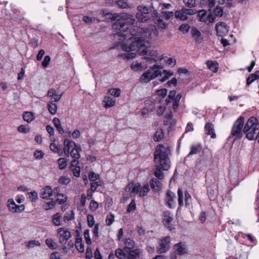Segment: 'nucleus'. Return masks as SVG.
Listing matches in <instances>:
<instances>
[{
  "label": "nucleus",
  "instance_id": "f257e3e1",
  "mask_svg": "<svg viewBox=\"0 0 259 259\" xmlns=\"http://www.w3.org/2000/svg\"><path fill=\"white\" fill-rule=\"evenodd\" d=\"M129 33L132 36L126 42L121 44V49L127 52L136 51L140 56L149 57H156L158 53L156 50L149 49L150 43L145 40L149 33L148 29L132 26L129 29Z\"/></svg>",
  "mask_w": 259,
  "mask_h": 259
},
{
  "label": "nucleus",
  "instance_id": "f03ea898",
  "mask_svg": "<svg viewBox=\"0 0 259 259\" xmlns=\"http://www.w3.org/2000/svg\"><path fill=\"white\" fill-rule=\"evenodd\" d=\"M101 13L112 21L116 20L112 25V29L115 35L122 36L124 39H126L128 37V34L124 33V32L130 29V25H132L135 23V19L132 15L128 13H122L119 15L109 13L106 9H103Z\"/></svg>",
  "mask_w": 259,
  "mask_h": 259
},
{
  "label": "nucleus",
  "instance_id": "7ed1b4c3",
  "mask_svg": "<svg viewBox=\"0 0 259 259\" xmlns=\"http://www.w3.org/2000/svg\"><path fill=\"white\" fill-rule=\"evenodd\" d=\"M170 152V148L165 147L163 145H159L156 147L154 159L156 162L159 163L160 166H156L154 175L159 180H162L163 178V174L161 169L167 170L170 167V161L168 157Z\"/></svg>",
  "mask_w": 259,
  "mask_h": 259
},
{
  "label": "nucleus",
  "instance_id": "20e7f679",
  "mask_svg": "<svg viewBox=\"0 0 259 259\" xmlns=\"http://www.w3.org/2000/svg\"><path fill=\"white\" fill-rule=\"evenodd\" d=\"M246 137L249 140L257 139L259 135V122L256 117L252 116L248 119L243 130Z\"/></svg>",
  "mask_w": 259,
  "mask_h": 259
},
{
  "label": "nucleus",
  "instance_id": "39448f33",
  "mask_svg": "<svg viewBox=\"0 0 259 259\" xmlns=\"http://www.w3.org/2000/svg\"><path fill=\"white\" fill-rule=\"evenodd\" d=\"M244 118L240 116L234 123L232 128L231 134L229 139L235 137L234 140L240 139L243 136L242 128L244 124Z\"/></svg>",
  "mask_w": 259,
  "mask_h": 259
},
{
  "label": "nucleus",
  "instance_id": "423d86ee",
  "mask_svg": "<svg viewBox=\"0 0 259 259\" xmlns=\"http://www.w3.org/2000/svg\"><path fill=\"white\" fill-rule=\"evenodd\" d=\"M137 10L139 11L136 15V18L142 22H146L150 19L148 16L152 11V8L144 6H139L137 7Z\"/></svg>",
  "mask_w": 259,
  "mask_h": 259
},
{
  "label": "nucleus",
  "instance_id": "0eeeda50",
  "mask_svg": "<svg viewBox=\"0 0 259 259\" xmlns=\"http://www.w3.org/2000/svg\"><path fill=\"white\" fill-rule=\"evenodd\" d=\"M170 237L169 236L161 239L159 243V246L156 248V252L159 254L166 252L170 248Z\"/></svg>",
  "mask_w": 259,
  "mask_h": 259
},
{
  "label": "nucleus",
  "instance_id": "6e6552de",
  "mask_svg": "<svg viewBox=\"0 0 259 259\" xmlns=\"http://www.w3.org/2000/svg\"><path fill=\"white\" fill-rule=\"evenodd\" d=\"M57 233L59 235V242L62 244H65L67 241L71 237L70 232L65 228H59Z\"/></svg>",
  "mask_w": 259,
  "mask_h": 259
},
{
  "label": "nucleus",
  "instance_id": "1a4fd4ad",
  "mask_svg": "<svg viewBox=\"0 0 259 259\" xmlns=\"http://www.w3.org/2000/svg\"><path fill=\"white\" fill-rule=\"evenodd\" d=\"M176 197V195L173 192L170 190H167L164 198L165 205L169 208H174L176 205L175 201Z\"/></svg>",
  "mask_w": 259,
  "mask_h": 259
},
{
  "label": "nucleus",
  "instance_id": "9d476101",
  "mask_svg": "<svg viewBox=\"0 0 259 259\" xmlns=\"http://www.w3.org/2000/svg\"><path fill=\"white\" fill-rule=\"evenodd\" d=\"M163 217L162 222L164 226L170 231L174 230L175 227L171 224L173 218L171 216L170 212L169 211H165L163 213Z\"/></svg>",
  "mask_w": 259,
  "mask_h": 259
},
{
  "label": "nucleus",
  "instance_id": "9b49d317",
  "mask_svg": "<svg viewBox=\"0 0 259 259\" xmlns=\"http://www.w3.org/2000/svg\"><path fill=\"white\" fill-rule=\"evenodd\" d=\"M142 251L140 249L129 250L124 259H138Z\"/></svg>",
  "mask_w": 259,
  "mask_h": 259
},
{
  "label": "nucleus",
  "instance_id": "f8f14e48",
  "mask_svg": "<svg viewBox=\"0 0 259 259\" xmlns=\"http://www.w3.org/2000/svg\"><path fill=\"white\" fill-rule=\"evenodd\" d=\"M53 195V190L51 187L47 186L40 190V196L42 199H49Z\"/></svg>",
  "mask_w": 259,
  "mask_h": 259
},
{
  "label": "nucleus",
  "instance_id": "ddd939ff",
  "mask_svg": "<svg viewBox=\"0 0 259 259\" xmlns=\"http://www.w3.org/2000/svg\"><path fill=\"white\" fill-rule=\"evenodd\" d=\"M217 35L222 36V33L224 31H227V25L226 23L223 22H220L216 24L215 27Z\"/></svg>",
  "mask_w": 259,
  "mask_h": 259
},
{
  "label": "nucleus",
  "instance_id": "4468645a",
  "mask_svg": "<svg viewBox=\"0 0 259 259\" xmlns=\"http://www.w3.org/2000/svg\"><path fill=\"white\" fill-rule=\"evenodd\" d=\"M174 248L176 249L175 253L178 255H183L187 252L186 245L181 242L176 244L174 245Z\"/></svg>",
  "mask_w": 259,
  "mask_h": 259
},
{
  "label": "nucleus",
  "instance_id": "2eb2a0df",
  "mask_svg": "<svg viewBox=\"0 0 259 259\" xmlns=\"http://www.w3.org/2000/svg\"><path fill=\"white\" fill-rule=\"evenodd\" d=\"M205 134L210 135L211 138L214 139L216 138V135L214 132V125L211 122H207L205 125Z\"/></svg>",
  "mask_w": 259,
  "mask_h": 259
},
{
  "label": "nucleus",
  "instance_id": "dca6fc26",
  "mask_svg": "<svg viewBox=\"0 0 259 259\" xmlns=\"http://www.w3.org/2000/svg\"><path fill=\"white\" fill-rule=\"evenodd\" d=\"M150 187L155 192H159L161 188V183L156 179L152 178L149 182Z\"/></svg>",
  "mask_w": 259,
  "mask_h": 259
},
{
  "label": "nucleus",
  "instance_id": "f3484780",
  "mask_svg": "<svg viewBox=\"0 0 259 259\" xmlns=\"http://www.w3.org/2000/svg\"><path fill=\"white\" fill-rule=\"evenodd\" d=\"M192 37L196 42H199L202 39L200 31L196 27H192L191 30Z\"/></svg>",
  "mask_w": 259,
  "mask_h": 259
},
{
  "label": "nucleus",
  "instance_id": "a211bd4d",
  "mask_svg": "<svg viewBox=\"0 0 259 259\" xmlns=\"http://www.w3.org/2000/svg\"><path fill=\"white\" fill-rule=\"evenodd\" d=\"M153 79L152 78V74L150 70H147L144 72L140 77V81L144 83H148L151 80Z\"/></svg>",
  "mask_w": 259,
  "mask_h": 259
},
{
  "label": "nucleus",
  "instance_id": "6ab92c4d",
  "mask_svg": "<svg viewBox=\"0 0 259 259\" xmlns=\"http://www.w3.org/2000/svg\"><path fill=\"white\" fill-rule=\"evenodd\" d=\"M131 68L134 71L143 70L147 68V64H143L138 62H133L131 64Z\"/></svg>",
  "mask_w": 259,
  "mask_h": 259
},
{
  "label": "nucleus",
  "instance_id": "aec40b11",
  "mask_svg": "<svg viewBox=\"0 0 259 259\" xmlns=\"http://www.w3.org/2000/svg\"><path fill=\"white\" fill-rule=\"evenodd\" d=\"M47 95L48 97L53 99L54 102H58L60 100L62 95L57 94L55 89H51L49 90Z\"/></svg>",
  "mask_w": 259,
  "mask_h": 259
},
{
  "label": "nucleus",
  "instance_id": "412c9836",
  "mask_svg": "<svg viewBox=\"0 0 259 259\" xmlns=\"http://www.w3.org/2000/svg\"><path fill=\"white\" fill-rule=\"evenodd\" d=\"M257 79H259V70H256L254 73H252L248 76L246 79L247 85H249Z\"/></svg>",
  "mask_w": 259,
  "mask_h": 259
},
{
  "label": "nucleus",
  "instance_id": "4be33fe9",
  "mask_svg": "<svg viewBox=\"0 0 259 259\" xmlns=\"http://www.w3.org/2000/svg\"><path fill=\"white\" fill-rule=\"evenodd\" d=\"M50 148L51 151L54 153H56L59 156H62L63 155V151L62 147L60 145H58L54 143H52L50 145Z\"/></svg>",
  "mask_w": 259,
  "mask_h": 259
},
{
  "label": "nucleus",
  "instance_id": "5701e85b",
  "mask_svg": "<svg viewBox=\"0 0 259 259\" xmlns=\"http://www.w3.org/2000/svg\"><path fill=\"white\" fill-rule=\"evenodd\" d=\"M103 102L105 103L104 107L105 108L113 107L115 104V100L113 99L110 97H105Z\"/></svg>",
  "mask_w": 259,
  "mask_h": 259
},
{
  "label": "nucleus",
  "instance_id": "b1692460",
  "mask_svg": "<svg viewBox=\"0 0 259 259\" xmlns=\"http://www.w3.org/2000/svg\"><path fill=\"white\" fill-rule=\"evenodd\" d=\"M62 215L60 212H57L52 216V222L54 225L59 226L61 225Z\"/></svg>",
  "mask_w": 259,
  "mask_h": 259
},
{
  "label": "nucleus",
  "instance_id": "393cba45",
  "mask_svg": "<svg viewBox=\"0 0 259 259\" xmlns=\"http://www.w3.org/2000/svg\"><path fill=\"white\" fill-rule=\"evenodd\" d=\"M81 151V147L79 146L73 148L70 151V156L74 159H78L80 156L79 151Z\"/></svg>",
  "mask_w": 259,
  "mask_h": 259
},
{
  "label": "nucleus",
  "instance_id": "a878e982",
  "mask_svg": "<svg viewBox=\"0 0 259 259\" xmlns=\"http://www.w3.org/2000/svg\"><path fill=\"white\" fill-rule=\"evenodd\" d=\"M124 243L125 247H124L125 251H128L129 250H132L135 246L134 241L131 238H127L125 240Z\"/></svg>",
  "mask_w": 259,
  "mask_h": 259
},
{
  "label": "nucleus",
  "instance_id": "bb28decb",
  "mask_svg": "<svg viewBox=\"0 0 259 259\" xmlns=\"http://www.w3.org/2000/svg\"><path fill=\"white\" fill-rule=\"evenodd\" d=\"M23 118L24 121L30 123L35 119V116L32 112L26 111L23 114Z\"/></svg>",
  "mask_w": 259,
  "mask_h": 259
},
{
  "label": "nucleus",
  "instance_id": "cd10ccee",
  "mask_svg": "<svg viewBox=\"0 0 259 259\" xmlns=\"http://www.w3.org/2000/svg\"><path fill=\"white\" fill-rule=\"evenodd\" d=\"M53 122L59 133L62 135L64 133V131L62 126L60 123L59 119L57 117L54 118Z\"/></svg>",
  "mask_w": 259,
  "mask_h": 259
},
{
  "label": "nucleus",
  "instance_id": "c85d7f7f",
  "mask_svg": "<svg viewBox=\"0 0 259 259\" xmlns=\"http://www.w3.org/2000/svg\"><path fill=\"white\" fill-rule=\"evenodd\" d=\"M127 253V251H125L124 248L123 249L118 248L115 251V255L119 259H124Z\"/></svg>",
  "mask_w": 259,
  "mask_h": 259
},
{
  "label": "nucleus",
  "instance_id": "c756f323",
  "mask_svg": "<svg viewBox=\"0 0 259 259\" xmlns=\"http://www.w3.org/2000/svg\"><path fill=\"white\" fill-rule=\"evenodd\" d=\"M64 148L63 149L70 150V149L72 148L73 146L76 147V144L71 140H68L67 139H65L64 141Z\"/></svg>",
  "mask_w": 259,
  "mask_h": 259
},
{
  "label": "nucleus",
  "instance_id": "7c9ffc66",
  "mask_svg": "<svg viewBox=\"0 0 259 259\" xmlns=\"http://www.w3.org/2000/svg\"><path fill=\"white\" fill-rule=\"evenodd\" d=\"M207 67L213 72H217L218 70V64L216 61H207L206 62Z\"/></svg>",
  "mask_w": 259,
  "mask_h": 259
},
{
  "label": "nucleus",
  "instance_id": "2f4dec72",
  "mask_svg": "<svg viewBox=\"0 0 259 259\" xmlns=\"http://www.w3.org/2000/svg\"><path fill=\"white\" fill-rule=\"evenodd\" d=\"M75 245L76 249L80 253H83L84 251V245L82 242V239L80 238L76 239L75 243Z\"/></svg>",
  "mask_w": 259,
  "mask_h": 259
},
{
  "label": "nucleus",
  "instance_id": "473e14b6",
  "mask_svg": "<svg viewBox=\"0 0 259 259\" xmlns=\"http://www.w3.org/2000/svg\"><path fill=\"white\" fill-rule=\"evenodd\" d=\"M46 244L51 249H56L58 247V244L52 238H47L45 240Z\"/></svg>",
  "mask_w": 259,
  "mask_h": 259
},
{
  "label": "nucleus",
  "instance_id": "72a5a7b5",
  "mask_svg": "<svg viewBox=\"0 0 259 259\" xmlns=\"http://www.w3.org/2000/svg\"><path fill=\"white\" fill-rule=\"evenodd\" d=\"M164 137V132L161 128L158 129L154 134L153 137L154 140L156 142H159L162 140Z\"/></svg>",
  "mask_w": 259,
  "mask_h": 259
},
{
  "label": "nucleus",
  "instance_id": "f704fd0d",
  "mask_svg": "<svg viewBox=\"0 0 259 259\" xmlns=\"http://www.w3.org/2000/svg\"><path fill=\"white\" fill-rule=\"evenodd\" d=\"M182 95L181 94H178L176 97L174 98L172 108L174 111L176 112L180 106V100Z\"/></svg>",
  "mask_w": 259,
  "mask_h": 259
},
{
  "label": "nucleus",
  "instance_id": "c9c22d12",
  "mask_svg": "<svg viewBox=\"0 0 259 259\" xmlns=\"http://www.w3.org/2000/svg\"><path fill=\"white\" fill-rule=\"evenodd\" d=\"M207 11L205 10H201L198 12V16L199 17V21L202 22L207 21Z\"/></svg>",
  "mask_w": 259,
  "mask_h": 259
},
{
  "label": "nucleus",
  "instance_id": "e433bc0d",
  "mask_svg": "<svg viewBox=\"0 0 259 259\" xmlns=\"http://www.w3.org/2000/svg\"><path fill=\"white\" fill-rule=\"evenodd\" d=\"M150 191V187L148 184H145L143 187L141 186L140 189L139 196L144 197L147 195V193Z\"/></svg>",
  "mask_w": 259,
  "mask_h": 259
},
{
  "label": "nucleus",
  "instance_id": "4c0bfd02",
  "mask_svg": "<svg viewBox=\"0 0 259 259\" xmlns=\"http://www.w3.org/2000/svg\"><path fill=\"white\" fill-rule=\"evenodd\" d=\"M17 206V205L16 204L12 198H10L8 200V207L11 212L13 213L16 212Z\"/></svg>",
  "mask_w": 259,
  "mask_h": 259
},
{
  "label": "nucleus",
  "instance_id": "58836bf2",
  "mask_svg": "<svg viewBox=\"0 0 259 259\" xmlns=\"http://www.w3.org/2000/svg\"><path fill=\"white\" fill-rule=\"evenodd\" d=\"M56 205V201L53 199H50L49 201L45 203L43 205V208L46 210H49L55 207Z\"/></svg>",
  "mask_w": 259,
  "mask_h": 259
},
{
  "label": "nucleus",
  "instance_id": "ea45409f",
  "mask_svg": "<svg viewBox=\"0 0 259 259\" xmlns=\"http://www.w3.org/2000/svg\"><path fill=\"white\" fill-rule=\"evenodd\" d=\"M48 109L49 112L52 114L55 115L56 113L57 106L55 103L52 102H50L48 103Z\"/></svg>",
  "mask_w": 259,
  "mask_h": 259
},
{
  "label": "nucleus",
  "instance_id": "a19ab883",
  "mask_svg": "<svg viewBox=\"0 0 259 259\" xmlns=\"http://www.w3.org/2000/svg\"><path fill=\"white\" fill-rule=\"evenodd\" d=\"M183 12L182 8L181 10L176 11L175 12V17L180 20H186L188 19V17Z\"/></svg>",
  "mask_w": 259,
  "mask_h": 259
},
{
  "label": "nucleus",
  "instance_id": "79ce46f5",
  "mask_svg": "<svg viewBox=\"0 0 259 259\" xmlns=\"http://www.w3.org/2000/svg\"><path fill=\"white\" fill-rule=\"evenodd\" d=\"M164 76L159 79V81L161 82H164L170 76L173 75L174 73L169 70H164L163 71Z\"/></svg>",
  "mask_w": 259,
  "mask_h": 259
},
{
  "label": "nucleus",
  "instance_id": "37998d69",
  "mask_svg": "<svg viewBox=\"0 0 259 259\" xmlns=\"http://www.w3.org/2000/svg\"><path fill=\"white\" fill-rule=\"evenodd\" d=\"M108 93L115 97H118L121 94V90L119 89H111L108 91Z\"/></svg>",
  "mask_w": 259,
  "mask_h": 259
},
{
  "label": "nucleus",
  "instance_id": "c03bdc74",
  "mask_svg": "<svg viewBox=\"0 0 259 259\" xmlns=\"http://www.w3.org/2000/svg\"><path fill=\"white\" fill-rule=\"evenodd\" d=\"M82 20L88 24H91L96 20L98 22H100V20L95 17H90L87 16H84L82 18Z\"/></svg>",
  "mask_w": 259,
  "mask_h": 259
},
{
  "label": "nucleus",
  "instance_id": "a18cd8bd",
  "mask_svg": "<svg viewBox=\"0 0 259 259\" xmlns=\"http://www.w3.org/2000/svg\"><path fill=\"white\" fill-rule=\"evenodd\" d=\"M208 11V14L207 16V21L205 23L207 24L213 23L215 19V16L213 15L211 10L209 9Z\"/></svg>",
  "mask_w": 259,
  "mask_h": 259
},
{
  "label": "nucleus",
  "instance_id": "49530a36",
  "mask_svg": "<svg viewBox=\"0 0 259 259\" xmlns=\"http://www.w3.org/2000/svg\"><path fill=\"white\" fill-rule=\"evenodd\" d=\"M172 118V114L171 111L169 112L166 113L164 117L163 120V123L165 125H168L170 123V121Z\"/></svg>",
  "mask_w": 259,
  "mask_h": 259
},
{
  "label": "nucleus",
  "instance_id": "de8ad7c7",
  "mask_svg": "<svg viewBox=\"0 0 259 259\" xmlns=\"http://www.w3.org/2000/svg\"><path fill=\"white\" fill-rule=\"evenodd\" d=\"M58 163L59 164V168L60 169H65L67 165L66 160L64 158H60L58 160Z\"/></svg>",
  "mask_w": 259,
  "mask_h": 259
},
{
  "label": "nucleus",
  "instance_id": "09e8293b",
  "mask_svg": "<svg viewBox=\"0 0 259 259\" xmlns=\"http://www.w3.org/2000/svg\"><path fill=\"white\" fill-rule=\"evenodd\" d=\"M74 219V214L73 211L72 210L70 213L66 212L64 216V221L65 222H69Z\"/></svg>",
  "mask_w": 259,
  "mask_h": 259
},
{
  "label": "nucleus",
  "instance_id": "8fccbe9b",
  "mask_svg": "<svg viewBox=\"0 0 259 259\" xmlns=\"http://www.w3.org/2000/svg\"><path fill=\"white\" fill-rule=\"evenodd\" d=\"M183 3L189 8H194L196 6V0H183Z\"/></svg>",
  "mask_w": 259,
  "mask_h": 259
},
{
  "label": "nucleus",
  "instance_id": "3c124183",
  "mask_svg": "<svg viewBox=\"0 0 259 259\" xmlns=\"http://www.w3.org/2000/svg\"><path fill=\"white\" fill-rule=\"evenodd\" d=\"M201 150L200 146L196 145L193 146L191 147V151L188 154V156L190 155H192L193 154H196L198 153Z\"/></svg>",
  "mask_w": 259,
  "mask_h": 259
},
{
  "label": "nucleus",
  "instance_id": "603ef678",
  "mask_svg": "<svg viewBox=\"0 0 259 259\" xmlns=\"http://www.w3.org/2000/svg\"><path fill=\"white\" fill-rule=\"evenodd\" d=\"M114 221V215L113 213H110L106 217V225L110 226Z\"/></svg>",
  "mask_w": 259,
  "mask_h": 259
},
{
  "label": "nucleus",
  "instance_id": "864d4df0",
  "mask_svg": "<svg viewBox=\"0 0 259 259\" xmlns=\"http://www.w3.org/2000/svg\"><path fill=\"white\" fill-rule=\"evenodd\" d=\"M178 203L180 206L183 205V192L182 190L179 188L178 190Z\"/></svg>",
  "mask_w": 259,
  "mask_h": 259
},
{
  "label": "nucleus",
  "instance_id": "5fc2aeb1",
  "mask_svg": "<svg viewBox=\"0 0 259 259\" xmlns=\"http://www.w3.org/2000/svg\"><path fill=\"white\" fill-rule=\"evenodd\" d=\"M183 9V13H184L186 16L187 15H193L196 14V10L195 9H192L191 8L188 9L185 7H182Z\"/></svg>",
  "mask_w": 259,
  "mask_h": 259
},
{
  "label": "nucleus",
  "instance_id": "6e6d98bb",
  "mask_svg": "<svg viewBox=\"0 0 259 259\" xmlns=\"http://www.w3.org/2000/svg\"><path fill=\"white\" fill-rule=\"evenodd\" d=\"M224 11L223 9L219 6H217L214 10H213V13L214 15L216 16H219L222 17L223 15Z\"/></svg>",
  "mask_w": 259,
  "mask_h": 259
},
{
  "label": "nucleus",
  "instance_id": "4d7b16f0",
  "mask_svg": "<svg viewBox=\"0 0 259 259\" xmlns=\"http://www.w3.org/2000/svg\"><path fill=\"white\" fill-rule=\"evenodd\" d=\"M115 4L119 8L125 9L128 7V5L124 0H117L115 2Z\"/></svg>",
  "mask_w": 259,
  "mask_h": 259
},
{
  "label": "nucleus",
  "instance_id": "13d9d810",
  "mask_svg": "<svg viewBox=\"0 0 259 259\" xmlns=\"http://www.w3.org/2000/svg\"><path fill=\"white\" fill-rule=\"evenodd\" d=\"M83 235L86 243L88 245H91L92 244V240L90 236V230L86 229L84 232Z\"/></svg>",
  "mask_w": 259,
  "mask_h": 259
},
{
  "label": "nucleus",
  "instance_id": "bf43d9fd",
  "mask_svg": "<svg viewBox=\"0 0 259 259\" xmlns=\"http://www.w3.org/2000/svg\"><path fill=\"white\" fill-rule=\"evenodd\" d=\"M190 28V26L189 24H183L179 27V30L184 33H187Z\"/></svg>",
  "mask_w": 259,
  "mask_h": 259
},
{
  "label": "nucleus",
  "instance_id": "052dcab7",
  "mask_svg": "<svg viewBox=\"0 0 259 259\" xmlns=\"http://www.w3.org/2000/svg\"><path fill=\"white\" fill-rule=\"evenodd\" d=\"M18 131L20 133L26 134L29 132L30 128L28 126L21 125L18 127Z\"/></svg>",
  "mask_w": 259,
  "mask_h": 259
},
{
  "label": "nucleus",
  "instance_id": "680f3d73",
  "mask_svg": "<svg viewBox=\"0 0 259 259\" xmlns=\"http://www.w3.org/2000/svg\"><path fill=\"white\" fill-rule=\"evenodd\" d=\"M70 182V179L67 176H61L59 180V183L62 185H67Z\"/></svg>",
  "mask_w": 259,
  "mask_h": 259
},
{
  "label": "nucleus",
  "instance_id": "e2e57ef3",
  "mask_svg": "<svg viewBox=\"0 0 259 259\" xmlns=\"http://www.w3.org/2000/svg\"><path fill=\"white\" fill-rule=\"evenodd\" d=\"M88 225L90 228H92L95 224V221L94 216L92 214H88L87 215Z\"/></svg>",
  "mask_w": 259,
  "mask_h": 259
},
{
  "label": "nucleus",
  "instance_id": "0e129e2a",
  "mask_svg": "<svg viewBox=\"0 0 259 259\" xmlns=\"http://www.w3.org/2000/svg\"><path fill=\"white\" fill-rule=\"evenodd\" d=\"M136 208V202L134 199H132L131 203L127 206V212H131L135 210Z\"/></svg>",
  "mask_w": 259,
  "mask_h": 259
},
{
  "label": "nucleus",
  "instance_id": "69168bd1",
  "mask_svg": "<svg viewBox=\"0 0 259 259\" xmlns=\"http://www.w3.org/2000/svg\"><path fill=\"white\" fill-rule=\"evenodd\" d=\"M98 203L94 200H92L90 204V209L92 211H95L98 209Z\"/></svg>",
  "mask_w": 259,
  "mask_h": 259
},
{
  "label": "nucleus",
  "instance_id": "338daca9",
  "mask_svg": "<svg viewBox=\"0 0 259 259\" xmlns=\"http://www.w3.org/2000/svg\"><path fill=\"white\" fill-rule=\"evenodd\" d=\"M100 176L93 171H91L89 175V179L91 181L94 182L99 179Z\"/></svg>",
  "mask_w": 259,
  "mask_h": 259
},
{
  "label": "nucleus",
  "instance_id": "774afa93",
  "mask_svg": "<svg viewBox=\"0 0 259 259\" xmlns=\"http://www.w3.org/2000/svg\"><path fill=\"white\" fill-rule=\"evenodd\" d=\"M156 24L160 28L165 29L167 26V24L165 23L163 20L158 18L156 20Z\"/></svg>",
  "mask_w": 259,
  "mask_h": 259
}]
</instances>
